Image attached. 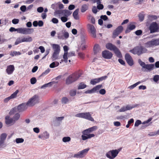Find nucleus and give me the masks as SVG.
Returning <instances> with one entry per match:
<instances>
[{"label": "nucleus", "instance_id": "obj_1", "mask_svg": "<svg viewBox=\"0 0 159 159\" xmlns=\"http://www.w3.org/2000/svg\"><path fill=\"white\" fill-rule=\"evenodd\" d=\"M9 31L11 32L13 31H17L18 33L24 34H30L34 31V30L32 28H20L15 29L14 27H11L9 29Z\"/></svg>", "mask_w": 159, "mask_h": 159}, {"label": "nucleus", "instance_id": "obj_2", "mask_svg": "<svg viewBox=\"0 0 159 159\" xmlns=\"http://www.w3.org/2000/svg\"><path fill=\"white\" fill-rule=\"evenodd\" d=\"M148 50L143 46H137L129 50V52L134 54H137L139 56L146 52Z\"/></svg>", "mask_w": 159, "mask_h": 159}, {"label": "nucleus", "instance_id": "obj_3", "mask_svg": "<svg viewBox=\"0 0 159 159\" xmlns=\"http://www.w3.org/2000/svg\"><path fill=\"white\" fill-rule=\"evenodd\" d=\"M33 39L32 37L29 36L19 37L16 39L15 44L17 45L22 42H30Z\"/></svg>", "mask_w": 159, "mask_h": 159}, {"label": "nucleus", "instance_id": "obj_4", "mask_svg": "<svg viewBox=\"0 0 159 159\" xmlns=\"http://www.w3.org/2000/svg\"><path fill=\"white\" fill-rule=\"evenodd\" d=\"M39 96L36 95L33 96L27 102L28 106L31 107L34 105L39 102Z\"/></svg>", "mask_w": 159, "mask_h": 159}, {"label": "nucleus", "instance_id": "obj_5", "mask_svg": "<svg viewBox=\"0 0 159 159\" xmlns=\"http://www.w3.org/2000/svg\"><path fill=\"white\" fill-rule=\"evenodd\" d=\"M57 38L59 39H67L69 37V34L66 30H62L57 34Z\"/></svg>", "mask_w": 159, "mask_h": 159}, {"label": "nucleus", "instance_id": "obj_6", "mask_svg": "<svg viewBox=\"0 0 159 159\" xmlns=\"http://www.w3.org/2000/svg\"><path fill=\"white\" fill-rule=\"evenodd\" d=\"M89 150V148L84 149L76 154H74L73 157L74 158H81L84 157Z\"/></svg>", "mask_w": 159, "mask_h": 159}, {"label": "nucleus", "instance_id": "obj_7", "mask_svg": "<svg viewBox=\"0 0 159 159\" xmlns=\"http://www.w3.org/2000/svg\"><path fill=\"white\" fill-rule=\"evenodd\" d=\"M55 14L59 15V16H68L71 15V12L67 10H58L55 12Z\"/></svg>", "mask_w": 159, "mask_h": 159}, {"label": "nucleus", "instance_id": "obj_8", "mask_svg": "<svg viewBox=\"0 0 159 159\" xmlns=\"http://www.w3.org/2000/svg\"><path fill=\"white\" fill-rule=\"evenodd\" d=\"M151 33L159 32L158 24L156 22H153L150 25L149 28Z\"/></svg>", "mask_w": 159, "mask_h": 159}, {"label": "nucleus", "instance_id": "obj_9", "mask_svg": "<svg viewBox=\"0 0 159 159\" xmlns=\"http://www.w3.org/2000/svg\"><path fill=\"white\" fill-rule=\"evenodd\" d=\"M82 134L81 137L82 139L83 140H85L95 136L94 134L89 133L84 130L82 131Z\"/></svg>", "mask_w": 159, "mask_h": 159}, {"label": "nucleus", "instance_id": "obj_10", "mask_svg": "<svg viewBox=\"0 0 159 159\" xmlns=\"http://www.w3.org/2000/svg\"><path fill=\"white\" fill-rule=\"evenodd\" d=\"M82 134L81 137L82 139L83 140H85L95 136L94 134L89 133L84 130L82 131Z\"/></svg>", "mask_w": 159, "mask_h": 159}, {"label": "nucleus", "instance_id": "obj_11", "mask_svg": "<svg viewBox=\"0 0 159 159\" xmlns=\"http://www.w3.org/2000/svg\"><path fill=\"white\" fill-rule=\"evenodd\" d=\"M80 76V75L76 76L73 78L72 75H70L66 80V84H69L76 81Z\"/></svg>", "mask_w": 159, "mask_h": 159}, {"label": "nucleus", "instance_id": "obj_12", "mask_svg": "<svg viewBox=\"0 0 159 159\" xmlns=\"http://www.w3.org/2000/svg\"><path fill=\"white\" fill-rule=\"evenodd\" d=\"M87 27L89 32L92 34V36L96 37V30L94 26L90 24H88L87 25Z\"/></svg>", "mask_w": 159, "mask_h": 159}, {"label": "nucleus", "instance_id": "obj_13", "mask_svg": "<svg viewBox=\"0 0 159 159\" xmlns=\"http://www.w3.org/2000/svg\"><path fill=\"white\" fill-rule=\"evenodd\" d=\"M64 118V116L56 117L53 119V123L55 126H59Z\"/></svg>", "mask_w": 159, "mask_h": 159}, {"label": "nucleus", "instance_id": "obj_14", "mask_svg": "<svg viewBox=\"0 0 159 159\" xmlns=\"http://www.w3.org/2000/svg\"><path fill=\"white\" fill-rule=\"evenodd\" d=\"M49 136V133L47 131H45L43 133L40 134L38 136V137L40 139L45 140L48 139Z\"/></svg>", "mask_w": 159, "mask_h": 159}, {"label": "nucleus", "instance_id": "obj_15", "mask_svg": "<svg viewBox=\"0 0 159 159\" xmlns=\"http://www.w3.org/2000/svg\"><path fill=\"white\" fill-rule=\"evenodd\" d=\"M28 107L27 105V103H23L16 107V108L18 112H21L25 110Z\"/></svg>", "mask_w": 159, "mask_h": 159}, {"label": "nucleus", "instance_id": "obj_16", "mask_svg": "<svg viewBox=\"0 0 159 159\" xmlns=\"http://www.w3.org/2000/svg\"><path fill=\"white\" fill-rule=\"evenodd\" d=\"M125 60L130 66H132L134 64V62L133 59L130 55L128 53H126L125 56Z\"/></svg>", "mask_w": 159, "mask_h": 159}, {"label": "nucleus", "instance_id": "obj_17", "mask_svg": "<svg viewBox=\"0 0 159 159\" xmlns=\"http://www.w3.org/2000/svg\"><path fill=\"white\" fill-rule=\"evenodd\" d=\"M123 30L122 26H118L114 31L113 33V37L115 38L121 33Z\"/></svg>", "mask_w": 159, "mask_h": 159}, {"label": "nucleus", "instance_id": "obj_18", "mask_svg": "<svg viewBox=\"0 0 159 159\" xmlns=\"http://www.w3.org/2000/svg\"><path fill=\"white\" fill-rule=\"evenodd\" d=\"M102 54L104 58L107 59H111L112 56V54L111 52L107 50L103 51Z\"/></svg>", "mask_w": 159, "mask_h": 159}, {"label": "nucleus", "instance_id": "obj_19", "mask_svg": "<svg viewBox=\"0 0 159 159\" xmlns=\"http://www.w3.org/2000/svg\"><path fill=\"white\" fill-rule=\"evenodd\" d=\"M5 123L7 125H13L15 122L12 118H10L8 116L5 117Z\"/></svg>", "mask_w": 159, "mask_h": 159}, {"label": "nucleus", "instance_id": "obj_20", "mask_svg": "<svg viewBox=\"0 0 159 159\" xmlns=\"http://www.w3.org/2000/svg\"><path fill=\"white\" fill-rule=\"evenodd\" d=\"M63 49L64 51V53L63 55V58L64 59V61L65 63L67 62V51L68 50V47L66 46H65L63 47Z\"/></svg>", "mask_w": 159, "mask_h": 159}, {"label": "nucleus", "instance_id": "obj_21", "mask_svg": "<svg viewBox=\"0 0 159 159\" xmlns=\"http://www.w3.org/2000/svg\"><path fill=\"white\" fill-rule=\"evenodd\" d=\"M15 70V67L13 65L8 66L6 70L7 73L8 75L11 74Z\"/></svg>", "mask_w": 159, "mask_h": 159}, {"label": "nucleus", "instance_id": "obj_22", "mask_svg": "<svg viewBox=\"0 0 159 159\" xmlns=\"http://www.w3.org/2000/svg\"><path fill=\"white\" fill-rule=\"evenodd\" d=\"M83 118L92 121H94L93 119L91 116V114L89 112H84Z\"/></svg>", "mask_w": 159, "mask_h": 159}, {"label": "nucleus", "instance_id": "obj_23", "mask_svg": "<svg viewBox=\"0 0 159 159\" xmlns=\"http://www.w3.org/2000/svg\"><path fill=\"white\" fill-rule=\"evenodd\" d=\"M52 49L54 52H60V47L59 45L55 44H51Z\"/></svg>", "mask_w": 159, "mask_h": 159}, {"label": "nucleus", "instance_id": "obj_24", "mask_svg": "<svg viewBox=\"0 0 159 159\" xmlns=\"http://www.w3.org/2000/svg\"><path fill=\"white\" fill-rule=\"evenodd\" d=\"M134 24V23L132 22L128 25L127 28L125 30L126 33L129 32L130 30H132L135 28Z\"/></svg>", "mask_w": 159, "mask_h": 159}, {"label": "nucleus", "instance_id": "obj_25", "mask_svg": "<svg viewBox=\"0 0 159 159\" xmlns=\"http://www.w3.org/2000/svg\"><path fill=\"white\" fill-rule=\"evenodd\" d=\"M100 48L98 44L95 45L93 48V52L96 55L101 52Z\"/></svg>", "mask_w": 159, "mask_h": 159}, {"label": "nucleus", "instance_id": "obj_26", "mask_svg": "<svg viewBox=\"0 0 159 159\" xmlns=\"http://www.w3.org/2000/svg\"><path fill=\"white\" fill-rule=\"evenodd\" d=\"M57 82L52 81L45 84L41 87V88L44 89L47 87H50L54 84L57 83Z\"/></svg>", "mask_w": 159, "mask_h": 159}, {"label": "nucleus", "instance_id": "obj_27", "mask_svg": "<svg viewBox=\"0 0 159 159\" xmlns=\"http://www.w3.org/2000/svg\"><path fill=\"white\" fill-rule=\"evenodd\" d=\"M97 129L98 127L96 126H94L85 129L84 130L90 134V133L95 131Z\"/></svg>", "mask_w": 159, "mask_h": 159}, {"label": "nucleus", "instance_id": "obj_28", "mask_svg": "<svg viewBox=\"0 0 159 159\" xmlns=\"http://www.w3.org/2000/svg\"><path fill=\"white\" fill-rule=\"evenodd\" d=\"M106 47L107 49L113 51L116 47L111 43H108L106 45Z\"/></svg>", "mask_w": 159, "mask_h": 159}, {"label": "nucleus", "instance_id": "obj_29", "mask_svg": "<svg viewBox=\"0 0 159 159\" xmlns=\"http://www.w3.org/2000/svg\"><path fill=\"white\" fill-rule=\"evenodd\" d=\"M60 52H53L52 57V58L53 61H55L58 58Z\"/></svg>", "mask_w": 159, "mask_h": 159}, {"label": "nucleus", "instance_id": "obj_30", "mask_svg": "<svg viewBox=\"0 0 159 159\" xmlns=\"http://www.w3.org/2000/svg\"><path fill=\"white\" fill-rule=\"evenodd\" d=\"M79 10V9H77L74 11L73 13V16L76 20H78L79 19V16L78 15Z\"/></svg>", "mask_w": 159, "mask_h": 159}, {"label": "nucleus", "instance_id": "obj_31", "mask_svg": "<svg viewBox=\"0 0 159 159\" xmlns=\"http://www.w3.org/2000/svg\"><path fill=\"white\" fill-rule=\"evenodd\" d=\"M18 112L16 107H15L14 108L12 109L9 112V114L10 116L14 114H15Z\"/></svg>", "mask_w": 159, "mask_h": 159}, {"label": "nucleus", "instance_id": "obj_32", "mask_svg": "<svg viewBox=\"0 0 159 159\" xmlns=\"http://www.w3.org/2000/svg\"><path fill=\"white\" fill-rule=\"evenodd\" d=\"M154 67L153 64H146L144 68H145L148 70H151Z\"/></svg>", "mask_w": 159, "mask_h": 159}, {"label": "nucleus", "instance_id": "obj_33", "mask_svg": "<svg viewBox=\"0 0 159 159\" xmlns=\"http://www.w3.org/2000/svg\"><path fill=\"white\" fill-rule=\"evenodd\" d=\"M110 151L113 159L117 156L119 153V151L117 150H112Z\"/></svg>", "mask_w": 159, "mask_h": 159}, {"label": "nucleus", "instance_id": "obj_34", "mask_svg": "<svg viewBox=\"0 0 159 159\" xmlns=\"http://www.w3.org/2000/svg\"><path fill=\"white\" fill-rule=\"evenodd\" d=\"M113 51L118 57L120 58L122 57V55L120 52L116 47L115 48V49L113 50Z\"/></svg>", "mask_w": 159, "mask_h": 159}, {"label": "nucleus", "instance_id": "obj_35", "mask_svg": "<svg viewBox=\"0 0 159 159\" xmlns=\"http://www.w3.org/2000/svg\"><path fill=\"white\" fill-rule=\"evenodd\" d=\"M59 64V63L58 61H54L51 63L49 65L50 68H53L58 66Z\"/></svg>", "mask_w": 159, "mask_h": 159}, {"label": "nucleus", "instance_id": "obj_36", "mask_svg": "<svg viewBox=\"0 0 159 159\" xmlns=\"http://www.w3.org/2000/svg\"><path fill=\"white\" fill-rule=\"evenodd\" d=\"M145 45L147 48H150L154 46L152 39L150 41L147 42L145 43Z\"/></svg>", "mask_w": 159, "mask_h": 159}, {"label": "nucleus", "instance_id": "obj_37", "mask_svg": "<svg viewBox=\"0 0 159 159\" xmlns=\"http://www.w3.org/2000/svg\"><path fill=\"white\" fill-rule=\"evenodd\" d=\"M69 102V99L66 97H63L61 99V102L62 104H66Z\"/></svg>", "mask_w": 159, "mask_h": 159}, {"label": "nucleus", "instance_id": "obj_38", "mask_svg": "<svg viewBox=\"0 0 159 159\" xmlns=\"http://www.w3.org/2000/svg\"><path fill=\"white\" fill-rule=\"evenodd\" d=\"M88 9V5L87 4H84L82 5L81 11V12H84L85 11Z\"/></svg>", "mask_w": 159, "mask_h": 159}, {"label": "nucleus", "instance_id": "obj_39", "mask_svg": "<svg viewBox=\"0 0 159 159\" xmlns=\"http://www.w3.org/2000/svg\"><path fill=\"white\" fill-rule=\"evenodd\" d=\"M138 106V105L137 104H134V105H126V110H131L133 108H135V107H136L137 106Z\"/></svg>", "mask_w": 159, "mask_h": 159}, {"label": "nucleus", "instance_id": "obj_40", "mask_svg": "<svg viewBox=\"0 0 159 159\" xmlns=\"http://www.w3.org/2000/svg\"><path fill=\"white\" fill-rule=\"evenodd\" d=\"M7 135L5 133H3L0 136V140L4 141L5 142L6 138L7 137Z\"/></svg>", "mask_w": 159, "mask_h": 159}, {"label": "nucleus", "instance_id": "obj_41", "mask_svg": "<svg viewBox=\"0 0 159 159\" xmlns=\"http://www.w3.org/2000/svg\"><path fill=\"white\" fill-rule=\"evenodd\" d=\"M21 54V53L20 52L11 51L10 54L12 57H13L14 56L20 55Z\"/></svg>", "mask_w": 159, "mask_h": 159}, {"label": "nucleus", "instance_id": "obj_42", "mask_svg": "<svg viewBox=\"0 0 159 159\" xmlns=\"http://www.w3.org/2000/svg\"><path fill=\"white\" fill-rule=\"evenodd\" d=\"M20 114L17 113H16L14 116H13L12 118L14 120V121L15 122L18 120L20 117Z\"/></svg>", "mask_w": 159, "mask_h": 159}, {"label": "nucleus", "instance_id": "obj_43", "mask_svg": "<svg viewBox=\"0 0 159 159\" xmlns=\"http://www.w3.org/2000/svg\"><path fill=\"white\" fill-rule=\"evenodd\" d=\"M19 92L18 90H16L15 92L12 93L10 97L11 99L16 98L17 95Z\"/></svg>", "mask_w": 159, "mask_h": 159}, {"label": "nucleus", "instance_id": "obj_44", "mask_svg": "<svg viewBox=\"0 0 159 159\" xmlns=\"http://www.w3.org/2000/svg\"><path fill=\"white\" fill-rule=\"evenodd\" d=\"M86 87V85L84 84L83 83H80L78 87V89H84Z\"/></svg>", "mask_w": 159, "mask_h": 159}, {"label": "nucleus", "instance_id": "obj_45", "mask_svg": "<svg viewBox=\"0 0 159 159\" xmlns=\"http://www.w3.org/2000/svg\"><path fill=\"white\" fill-rule=\"evenodd\" d=\"M71 140V138L69 137H64L62 139V141L63 142L66 143L70 141Z\"/></svg>", "mask_w": 159, "mask_h": 159}, {"label": "nucleus", "instance_id": "obj_46", "mask_svg": "<svg viewBox=\"0 0 159 159\" xmlns=\"http://www.w3.org/2000/svg\"><path fill=\"white\" fill-rule=\"evenodd\" d=\"M99 82V81L98 78H97L91 80L90 81V83L92 84L95 85L96 83H98Z\"/></svg>", "mask_w": 159, "mask_h": 159}, {"label": "nucleus", "instance_id": "obj_47", "mask_svg": "<svg viewBox=\"0 0 159 159\" xmlns=\"http://www.w3.org/2000/svg\"><path fill=\"white\" fill-rule=\"evenodd\" d=\"M24 141V139L22 138H17L15 140L16 143L17 144L23 143Z\"/></svg>", "mask_w": 159, "mask_h": 159}, {"label": "nucleus", "instance_id": "obj_48", "mask_svg": "<svg viewBox=\"0 0 159 159\" xmlns=\"http://www.w3.org/2000/svg\"><path fill=\"white\" fill-rule=\"evenodd\" d=\"M69 93L71 96H74L76 94V90L75 89H72L70 91Z\"/></svg>", "mask_w": 159, "mask_h": 159}, {"label": "nucleus", "instance_id": "obj_49", "mask_svg": "<svg viewBox=\"0 0 159 159\" xmlns=\"http://www.w3.org/2000/svg\"><path fill=\"white\" fill-rule=\"evenodd\" d=\"M154 46L159 45V38L152 39Z\"/></svg>", "mask_w": 159, "mask_h": 159}, {"label": "nucleus", "instance_id": "obj_50", "mask_svg": "<svg viewBox=\"0 0 159 159\" xmlns=\"http://www.w3.org/2000/svg\"><path fill=\"white\" fill-rule=\"evenodd\" d=\"M84 113V112L78 113L75 115V116L77 117L83 118Z\"/></svg>", "mask_w": 159, "mask_h": 159}, {"label": "nucleus", "instance_id": "obj_51", "mask_svg": "<svg viewBox=\"0 0 159 159\" xmlns=\"http://www.w3.org/2000/svg\"><path fill=\"white\" fill-rule=\"evenodd\" d=\"M140 83V82L139 81L136 83L134 84L129 86V88L130 89H132L136 87L137 85Z\"/></svg>", "mask_w": 159, "mask_h": 159}, {"label": "nucleus", "instance_id": "obj_52", "mask_svg": "<svg viewBox=\"0 0 159 159\" xmlns=\"http://www.w3.org/2000/svg\"><path fill=\"white\" fill-rule=\"evenodd\" d=\"M138 62L139 65L142 67V68H144L145 66L146 65L145 63L142 61L140 59H139L138 60Z\"/></svg>", "mask_w": 159, "mask_h": 159}, {"label": "nucleus", "instance_id": "obj_53", "mask_svg": "<svg viewBox=\"0 0 159 159\" xmlns=\"http://www.w3.org/2000/svg\"><path fill=\"white\" fill-rule=\"evenodd\" d=\"M102 87V84L98 85L95 87H94L93 88L94 89L95 92H96L100 88Z\"/></svg>", "mask_w": 159, "mask_h": 159}, {"label": "nucleus", "instance_id": "obj_54", "mask_svg": "<svg viewBox=\"0 0 159 159\" xmlns=\"http://www.w3.org/2000/svg\"><path fill=\"white\" fill-rule=\"evenodd\" d=\"M75 56V53L74 52H72L67 53V59L68 58H70L72 57Z\"/></svg>", "mask_w": 159, "mask_h": 159}, {"label": "nucleus", "instance_id": "obj_55", "mask_svg": "<svg viewBox=\"0 0 159 159\" xmlns=\"http://www.w3.org/2000/svg\"><path fill=\"white\" fill-rule=\"evenodd\" d=\"M96 92H95V91L94 90V89L93 88L91 90H87L85 92V93H89V94H91L94 93Z\"/></svg>", "mask_w": 159, "mask_h": 159}, {"label": "nucleus", "instance_id": "obj_56", "mask_svg": "<svg viewBox=\"0 0 159 159\" xmlns=\"http://www.w3.org/2000/svg\"><path fill=\"white\" fill-rule=\"evenodd\" d=\"M98 5L97 6V8L99 10H102L104 6L102 4H101V3L99 4H97Z\"/></svg>", "mask_w": 159, "mask_h": 159}, {"label": "nucleus", "instance_id": "obj_57", "mask_svg": "<svg viewBox=\"0 0 159 159\" xmlns=\"http://www.w3.org/2000/svg\"><path fill=\"white\" fill-rule=\"evenodd\" d=\"M148 17L151 20H156L157 18V16L153 15L148 16Z\"/></svg>", "mask_w": 159, "mask_h": 159}, {"label": "nucleus", "instance_id": "obj_58", "mask_svg": "<svg viewBox=\"0 0 159 159\" xmlns=\"http://www.w3.org/2000/svg\"><path fill=\"white\" fill-rule=\"evenodd\" d=\"M68 16H62L61 18V21L63 22H65L68 20L67 17Z\"/></svg>", "mask_w": 159, "mask_h": 159}, {"label": "nucleus", "instance_id": "obj_59", "mask_svg": "<svg viewBox=\"0 0 159 159\" xmlns=\"http://www.w3.org/2000/svg\"><path fill=\"white\" fill-rule=\"evenodd\" d=\"M36 79L35 77H33L30 79V83L32 84H35L36 83Z\"/></svg>", "mask_w": 159, "mask_h": 159}, {"label": "nucleus", "instance_id": "obj_60", "mask_svg": "<svg viewBox=\"0 0 159 159\" xmlns=\"http://www.w3.org/2000/svg\"><path fill=\"white\" fill-rule=\"evenodd\" d=\"M139 17L140 21H142L143 20L144 17V15L140 14L139 15Z\"/></svg>", "mask_w": 159, "mask_h": 159}, {"label": "nucleus", "instance_id": "obj_61", "mask_svg": "<svg viewBox=\"0 0 159 159\" xmlns=\"http://www.w3.org/2000/svg\"><path fill=\"white\" fill-rule=\"evenodd\" d=\"M20 10L23 12H25L26 11H27L26 6L25 5H23L21 6L20 7Z\"/></svg>", "mask_w": 159, "mask_h": 159}, {"label": "nucleus", "instance_id": "obj_62", "mask_svg": "<svg viewBox=\"0 0 159 159\" xmlns=\"http://www.w3.org/2000/svg\"><path fill=\"white\" fill-rule=\"evenodd\" d=\"M19 21V19H14L12 20V23L14 24H16L18 23Z\"/></svg>", "mask_w": 159, "mask_h": 159}, {"label": "nucleus", "instance_id": "obj_63", "mask_svg": "<svg viewBox=\"0 0 159 159\" xmlns=\"http://www.w3.org/2000/svg\"><path fill=\"white\" fill-rule=\"evenodd\" d=\"M159 80V75H156L154 76L153 80L155 82H157Z\"/></svg>", "mask_w": 159, "mask_h": 159}, {"label": "nucleus", "instance_id": "obj_64", "mask_svg": "<svg viewBox=\"0 0 159 159\" xmlns=\"http://www.w3.org/2000/svg\"><path fill=\"white\" fill-rule=\"evenodd\" d=\"M111 151H110L107 153L106 156V157L110 159H113L112 156H111Z\"/></svg>", "mask_w": 159, "mask_h": 159}]
</instances>
